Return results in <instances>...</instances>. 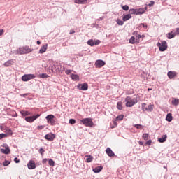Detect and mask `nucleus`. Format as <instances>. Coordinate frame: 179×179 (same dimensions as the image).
<instances>
[{"mask_svg":"<svg viewBox=\"0 0 179 179\" xmlns=\"http://www.w3.org/2000/svg\"><path fill=\"white\" fill-rule=\"evenodd\" d=\"M117 108H118L119 110H122V101L117 102Z\"/></svg>","mask_w":179,"mask_h":179,"instance_id":"obj_31","label":"nucleus"},{"mask_svg":"<svg viewBox=\"0 0 179 179\" xmlns=\"http://www.w3.org/2000/svg\"><path fill=\"white\" fill-rule=\"evenodd\" d=\"M162 45V43H160V42H158L157 43V46L159 47V48L160 49V46Z\"/></svg>","mask_w":179,"mask_h":179,"instance_id":"obj_56","label":"nucleus"},{"mask_svg":"<svg viewBox=\"0 0 179 179\" xmlns=\"http://www.w3.org/2000/svg\"><path fill=\"white\" fill-rule=\"evenodd\" d=\"M4 148H1V152L3 153L4 155H9L10 153V149L9 148V145L8 144H3L1 145Z\"/></svg>","mask_w":179,"mask_h":179,"instance_id":"obj_6","label":"nucleus"},{"mask_svg":"<svg viewBox=\"0 0 179 179\" xmlns=\"http://www.w3.org/2000/svg\"><path fill=\"white\" fill-rule=\"evenodd\" d=\"M166 120L169 122H171V121H173V116L171 115V113L167 114Z\"/></svg>","mask_w":179,"mask_h":179,"instance_id":"obj_26","label":"nucleus"},{"mask_svg":"<svg viewBox=\"0 0 179 179\" xmlns=\"http://www.w3.org/2000/svg\"><path fill=\"white\" fill-rule=\"evenodd\" d=\"M132 16L131 15V13L127 14L126 15L123 16L122 20L123 22H127V20H129Z\"/></svg>","mask_w":179,"mask_h":179,"instance_id":"obj_23","label":"nucleus"},{"mask_svg":"<svg viewBox=\"0 0 179 179\" xmlns=\"http://www.w3.org/2000/svg\"><path fill=\"white\" fill-rule=\"evenodd\" d=\"M48 163H49V166H51L52 167H54V166L55 164V162H54V160H52L51 159H49Z\"/></svg>","mask_w":179,"mask_h":179,"instance_id":"obj_34","label":"nucleus"},{"mask_svg":"<svg viewBox=\"0 0 179 179\" xmlns=\"http://www.w3.org/2000/svg\"><path fill=\"white\" fill-rule=\"evenodd\" d=\"M9 164H10V161L8 160L4 161L3 163V166H4L5 167H6V166H9Z\"/></svg>","mask_w":179,"mask_h":179,"instance_id":"obj_39","label":"nucleus"},{"mask_svg":"<svg viewBox=\"0 0 179 179\" xmlns=\"http://www.w3.org/2000/svg\"><path fill=\"white\" fill-rule=\"evenodd\" d=\"M51 72H55L53 69H51Z\"/></svg>","mask_w":179,"mask_h":179,"instance_id":"obj_62","label":"nucleus"},{"mask_svg":"<svg viewBox=\"0 0 179 179\" xmlns=\"http://www.w3.org/2000/svg\"><path fill=\"white\" fill-rule=\"evenodd\" d=\"M39 117H40V115L37 114L34 116L25 117V121H27V122H33L34 121H36L37 118H39Z\"/></svg>","mask_w":179,"mask_h":179,"instance_id":"obj_8","label":"nucleus"},{"mask_svg":"<svg viewBox=\"0 0 179 179\" xmlns=\"http://www.w3.org/2000/svg\"><path fill=\"white\" fill-rule=\"evenodd\" d=\"M124 120V115H120L116 117V121H122Z\"/></svg>","mask_w":179,"mask_h":179,"instance_id":"obj_32","label":"nucleus"},{"mask_svg":"<svg viewBox=\"0 0 179 179\" xmlns=\"http://www.w3.org/2000/svg\"><path fill=\"white\" fill-rule=\"evenodd\" d=\"M134 128H136L137 129H143V126L141 124H135Z\"/></svg>","mask_w":179,"mask_h":179,"instance_id":"obj_38","label":"nucleus"},{"mask_svg":"<svg viewBox=\"0 0 179 179\" xmlns=\"http://www.w3.org/2000/svg\"><path fill=\"white\" fill-rule=\"evenodd\" d=\"M167 139V135H163L162 138H158V142L160 143H163L166 142V140Z\"/></svg>","mask_w":179,"mask_h":179,"instance_id":"obj_21","label":"nucleus"},{"mask_svg":"<svg viewBox=\"0 0 179 179\" xmlns=\"http://www.w3.org/2000/svg\"><path fill=\"white\" fill-rule=\"evenodd\" d=\"M153 5H155V1H151V3H150V4H146V8H148V6H153Z\"/></svg>","mask_w":179,"mask_h":179,"instance_id":"obj_48","label":"nucleus"},{"mask_svg":"<svg viewBox=\"0 0 179 179\" xmlns=\"http://www.w3.org/2000/svg\"><path fill=\"white\" fill-rule=\"evenodd\" d=\"M55 66H57L55 72H62V71H64V67H62L61 64H56Z\"/></svg>","mask_w":179,"mask_h":179,"instance_id":"obj_19","label":"nucleus"},{"mask_svg":"<svg viewBox=\"0 0 179 179\" xmlns=\"http://www.w3.org/2000/svg\"><path fill=\"white\" fill-rule=\"evenodd\" d=\"M44 152H45L44 149H43V148L39 149V153H41V155H43Z\"/></svg>","mask_w":179,"mask_h":179,"instance_id":"obj_50","label":"nucleus"},{"mask_svg":"<svg viewBox=\"0 0 179 179\" xmlns=\"http://www.w3.org/2000/svg\"><path fill=\"white\" fill-rule=\"evenodd\" d=\"M69 124H71L72 125H73V124H76V120L75 119H70Z\"/></svg>","mask_w":179,"mask_h":179,"instance_id":"obj_42","label":"nucleus"},{"mask_svg":"<svg viewBox=\"0 0 179 179\" xmlns=\"http://www.w3.org/2000/svg\"><path fill=\"white\" fill-rule=\"evenodd\" d=\"M106 152L108 155V156H109L110 157H114V156H115V154L114 153V152H113V150L110 148H106Z\"/></svg>","mask_w":179,"mask_h":179,"instance_id":"obj_14","label":"nucleus"},{"mask_svg":"<svg viewBox=\"0 0 179 179\" xmlns=\"http://www.w3.org/2000/svg\"><path fill=\"white\" fill-rule=\"evenodd\" d=\"M129 43H130V44H135V43H136L135 36L131 37V38L129 39Z\"/></svg>","mask_w":179,"mask_h":179,"instance_id":"obj_33","label":"nucleus"},{"mask_svg":"<svg viewBox=\"0 0 179 179\" xmlns=\"http://www.w3.org/2000/svg\"><path fill=\"white\" fill-rule=\"evenodd\" d=\"M34 78H36L34 74H25L22 77V80H23V82H28V80L34 79Z\"/></svg>","mask_w":179,"mask_h":179,"instance_id":"obj_7","label":"nucleus"},{"mask_svg":"<svg viewBox=\"0 0 179 179\" xmlns=\"http://www.w3.org/2000/svg\"><path fill=\"white\" fill-rule=\"evenodd\" d=\"M87 44H88V45H90L91 47L94 46V41H93V39H90L87 42Z\"/></svg>","mask_w":179,"mask_h":179,"instance_id":"obj_30","label":"nucleus"},{"mask_svg":"<svg viewBox=\"0 0 179 179\" xmlns=\"http://www.w3.org/2000/svg\"><path fill=\"white\" fill-rule=\"evenodd\" d=\"M85 157H87V159H86L87 163H92V162H93V156H92L90 155H85Z\"/></svg>","mask_w":179,"mask_h":179,"instance_id":"obj_22","label":"nucleus"},{"mask_svg":"<svg viewBox=\"0 0 179 179\" xmlns=\"http://www.w3.org/2000/svg\"><path fill=\"white\" fill-rule=\"evenodd\" d=\"M14 162H15L16 163H20V160H19V159L17 157H15L14 159Z\"/></svg>","mask_w":179,"mask_h":179,"instance_id":"obj_52","label":"nucleus"},{"mask_svg":"<svg viewBox=\"0 0 179 179\" xmlns=\"http://www.w3.org/2000/svg\"><path fill=\"white\" fill-rule=\"evenodd\" d=\"M103 170V166H96V168L93 169L94 173H100Z\"/></svg>","mask_w":179,"mask_h":179,"instance_id":"obj_25","label":"nucleus"},{"mask_svg":"<svg viewBox=\"0 0 179 179\" xmlns=\"http://www.w3.org/2000/svg\"><path fill=\"white\" fill-rule=\"evenodd\" d=\"M172 104L173 106H178L179 104V99H174L172 100Z\"/></svg>","mask_w":179,"mask_h":179,"instance_id":"obj_29","label":"nucleus"},{"mask_svg":"<svg viewBox=\"0 0 179 179\" xmlns=\"http://www.w3.org/2000/svg\"><path fill=\"white\" fill-rule=\"evenodd\" d=\"M44 128H45V126L44 125H41L37 127V129H38V131H41V129H44Z\"/></svg>","mask_w":179,"mask_h":179,"instance_id":"obj_44","label":"nucleus"},{"mask_svg":"<svg viewBox=\"0 0 179 179\" xmlns=\"http://www.w3.org/2000/svg\"><path fill=\"white\" fill-rule=\"evenodd\" d=\"M138 143H139V145H141V146H143V142L139 141Z\"/></svg>","mask_w":179,"mask_h":179,"instance_id":"obj_59","label":"nucleus"},{"mask_svg":"<svg viewBox=\"0 0 179 179\" xmlns=\"http://www.w3.org/2000/svg\"><path fill=\"white\" fill-rule=\"evenodd\" d=\"M175 34L177 36V34H179V28L176 29V31L175 32Z\"/></svg>","mask_w":179,"mask_h":179,"instance_id":"obj_53","label":"nucleus"},{"mask_svg":"<svg viewBox=\"0 0 179 179\" xmlns=\"http://www.w3.org/2000/svg\"><path fill=\"white\" fill-rule=\"evenodd\" d=\"M145 145H148L150 146V145H152V140H149L145 143Z\"/></svg>","mask_w":179,"mask_h":179,"instance_id":"obj_51","label":"nucleus"},{"mask_svg":"<svg viewBox=\"0 0 179 179\" xmlns=\"http://www.w3.org/2000/svg\"><path fill=\"white\" fill-rule=\"evenodd\" d=\"M122 9H123V10H129V7L127 5L125 6H122Z\"/></svg>","mask_w":179,"mask_h":179,"instance_id":"obj_43","label":"nucleus"},{"mask_svg":"<svg viewBox=\"0 0 179 179\" xmlns=\"http://www.w3.org/2000/svg\"><path fill=\"white\" fill-rule=\"evenodd\" d=\"M141 26H143V27H148V25H145V24H141Z\"/></svg>","mask_w":179,"mask_h":179,"instance_id":"obj_60","label":"nucleus"},{"mask_svg":"<svg viewBox=\"0 0 179 179\" xmlns=\"http://www.w3.org/2000/svg\"><path fill=\"white\" fill-rule=\"evenodd\" d=\"M8 137V134H0V139H3V138H7Z\"/></svg>","mask_w":179,"mask_h":179,"instance_id":"obj_41","label":"nucleus"},{"mask_svg":"<svg viewBox=\"0 0 179 179\" xmlns=\"http://www.w3.org/2000/svg\"><path fill=\"white\" fill-rule=\"evenodd\" d=\"M133 34L134 35V36H136V37L137 38H141V35H139V34H138V32H136V31H135V32H134L133 33Z\"/></svg>","mask_w":179,"mask_h":179,"instance_id":"obj_45","label":"nucleus"},{"mask_svg":"<svg viewBox=\"0 0 179 179\" xmlns=\"http://www.w3.org/2000/svg\"><path fill=\"white\" fill-rule=\"evenodd\" d=\"M33 51V49L29 46H24L19 48L17 49V52H19L21 55H23L24 54H30Z\"/></svg>","mask_w":179,"mask_h":179,"instance_id":"obj_2","label":"nucleus"},{"mask_svg":"<svg viewBox=\"0 0 179 179\" xmlns=\"http://www.w3.org/2000/svg\"><path fill=\"white\" fill-rule=\"evenodd\" d=\"M48 48V44L43 45L41 48L39 50V54H44L45 51H47V48Z\"/></svg>","mask_w":179,"mask_h":179,"instance_id":"obj_15","label":"nucleus"},{"mask_svg":"<svg viewBox=\"0 0 179 179\" xmlns=\"http://www.w3.org/2000/svg\"><path fill=\"white\" fill-rule=\"evenodd\" d=\"M71 78L73 80H79V76L76 74H71Z\"/></svg>","mask_w":179,"mask_h":179,"instance_id":"obj_28","label":"nucleus"},{"mask_svg":"<svg viewBox=\"0 0 179 179\" xmlns=\"http://www.w3.org/2000/svg\"><path fill=\"white\" fill-rule=\"evenodd\" d=\"M126 101V107H134L135 104L138 103V99L136 98H131L130 96H127L125 99Z\"/></svg>","mask_w":179,"mask_h":179,"instance_id":"obj_1","label":"nucleus"},{"mask_svg":"<svg viewBox=\"0 0 179 179\" xmlns=\"http://www.w3.org/2000/svg\"><path fill=\"white\" fill-rule=\"evenodd\" d=\"M15 64V61L13 59H10L7 62H6L3 65L6 67L8 66H12Z\"/></svg>","mask_w":179,"mask_h":179,"instance_id":"obj_18","label":"nucleus"},{"mask_svg":"<svg viewBox=\"0 0 179 179\" xmlns=\"http://www.w3.org/2000/svg\"><path fill=\"white\" fill-rule=\"evenodd\" d=\"M69 34H75V30H73V29L70 30Z\"/></svg>","mask_w":179,"mask_h":179,"instance_id":"obj_54","label":"nucleus"},{"mask_svg":"<svg viewBox=\"0 0 179 179\" xmlns=\"http://www.w3.org/2000/svg\"><path fill=\"white\" fill-rule=\"evenodd\" d=\"M101 41L100 40H96L95 42H94V45H99Z\"/></svg>","mask_w":179,"mask_h":179,"instance_id":"obj_46","label":"nucleus"},{"mask_svg":"<svg viewBox=\"0 0 179 179\" xmlns=\"http://www.w3.org/2000/svg\"><path fill=\"white\" fill-rule=\"evenodd\" d=\"M176 34L175 32H169L167 34V38H169V40H171V38H174V37H176Z\"/></svg>","mask_w":179,"mask_h":179,"instance_id":"obj_20","label":"nucleus"},{"mask_svg":"<svg viewBox=\"0 0 179 179\" xmlns=\"http://www.w3.org/2000/svg\"><path fill=\"white\" fill-rule=\"evenodd\" d=\"M78 1H86V0H78Z\"/></svg>","mask_w":179,"mask_h":179,"instance_id":"obj_63","label":"nucleus"},{"mask_svg":"<svg viewBox=\"0 0 179 179\" xmlns=\"http://www.w3.org/2000/svg\"><path fill=\"white\" fill-rule=\"evenodd\" d=\"M65 73L66 75H69V74L72 73V70H66Z\"/></svg>","mask_w":179,"mask_h":179,"instance_id":"obj_49","label":"nucleus"},{"mask_svg":"<svg viewBox=\"0 0 179 179\" xmlns=\"http://www.w3.org/2000/svg\"><path fill=\"white\" fill-rule=\"evenodd\" d=\"M36 44L40 45L41 44V42H40V41H37Z\"/></svg>","mask_w":179,"mask_h":179,"instance_id":"obj_61","label":"nucleus"},{"mask_svg":"<svg viewBox=\"0 0 179 179\" xmlns=\"http://www.w3.org/2000/svg\"><path fill=\"white\" fill-rule=\"evenodd\" d=\"M20 113L23 117H27V115H30V112L27 110H21Z\"/></svg>","mask_w":179,"mask_h":179,"instance_id":"obj_27","label":"nucleus"},{"mask_svg":"<svg viewBox=\"0 0 179 179\" xmlns=\"http://www.w3.org/2000/svg\"><path fill=\"white\" fill-rule=\"evenodd\" d=\"M42 163H43V164L47 163V159H43Z\"/></svg>","mask_w":179,"mask_h":179,"instance_id":"obj_58","label":"nucleus"},{"mask_svg":"<svg viewBox=\"0 0 179 179\" xmlns=\"http://www.w3.org/2000/svg\"><path fill=\"white\" fill-rule=\"evenodd\" d=\"M3 33H4L3 29H1L0 30V36H2V34H3Z\"/></svg>","mask_w":179,"mask_h":179,"instance_id":"obj_55","label":"nucleus"},{"mask_svg":"<svg viewBox=\"0 0 179 179\" xmlns=\"http://www.w3.org/2000/svg\"><path fill=\"white\" fill-rule=\"evenodd\" d=\"M77 87L79 90H87L89 89V85L87 83L78 84Z\"/></svg>","mask_w":179,"mask_h":179,"instance_id":"obj_11","label":"nucleus"},{"mask_svg":"<svg viewBox=\"0 0 179 179\" xmlns=\"http://www.w3.org/2000/svg\"><path fill=\"white\" fill-rule=\"evenodd\" d=\"M146 10H148V7L146 6L143 8H138L137 9V13L138 15H143Z\"/></svg>","mask_w":179,"mask_h":179,"instance_id":"obj_17","label":"nucleus"},{"mask_svg":"<svg viewBox=\"0 0 179 179\" xmlns=\"http://www.w3.org/2000/svg\"><path fill=\"white\" fill-rule=\"evenodd\" d=\"M167 50V42L166 41H161V45L159 46V51H166Z\"/></svg>","mask_w":179,"mask_h":179,"instance_id":"obj_9","label":"nucleus"},{"mask_svg":"<svg viewBox=\"0 0 179 179\" xmlns=\"http://www.w3.org/2000/svg\"><path fill=\"white\" fill-rule=\"evenodd\" d=\"M106 65V62L103 60H96L95 62L96 68H103Z\"/></svg>","mask_w":179,"mask_h":179,"instance_id":"obj_10","label":"nucleus"},{"mask_svg":"<svg viewBox=\"0 0 179 179\" xmlns=\"http://www.w3.org/2000/svg\"><path fill=\"white\" fill-rule=\"evenodd\" d=\"M129 13H130V15H138V9L131 8L129 10Z\"/></svg>","mask_w":179,"mask_h":179,"instance_id":"obj_24","label":"nucleus"},{"mask_svg":"<svg viewBox=\"0 0 179 179\" xmlns=\"http://www.w3.org/2000/svg\"><path fill=\"white\" fill-rule=\"evenodd\" d=\"M55 116H54V115H49L48 116H46V120H47V122L48 124H50L52 126H54L56 124L55 123Z\"/></svg>","mask_w":179,"mask_h":179,"instance_id":"obj_5","label":"nucleus"},{"mask_svg":"<svg viewBox=\"0 0 179 179\" xmlns=\"http://www.w3.org/2000/svg\"><path fill=\"white\" fill-rule=\"evenodd\" d=\"M27 167L29 170H34V169H36V162L33 160H30L27 164Z\"/></svg>","mask_w":179,"mask_h":179,"instance_id":"obj_13","label":"nucleus"},{"mask_svg":"<svg viewBox=\"0 0 179 179\" xmlns=\"http://www.w3.org/2000/svg\"><path fill=\"white\" fill-rule=\"evenodd\" d=\"M40 78L45 79V78H50V76L47 75L46 73H42L40 75Z\"/></svg>","mask_w":179,"mask_h":179,"instance_id":"obj_36","label":"nucleus"},{"mask_svg":"<svg viewBox=\"0 0 179 179\" xmlns=\"http://www.w3.org/2000/svg\"><path fill=\"white\" fill-rule=\"evenodd\" d=\"M143 138L144 141H148L149 139V134H143Z\"/></svg>","mask_w":179,"mask_h":179,"instance_id":"obj_35","label":"nucleus"},{"mask_svg":"<svg viewBox=\"0 0 179 179\" xmlns=\"http://www.w3.org/2000/svg\"><path fill=\"white\" fill-rule=\"evenodd\" d=\"M117 24L119 25V26H122L123 24H124V22H122L121 20H120V19H117Z\"/></svg>","mask_w":179,"mask_h":179,"instance_id":"obj_40","label":"nucleus"},{"mask_svg":"<svg viewBox=\"0 0 179 179\" xmlns=\"http://www.w3.org/2000/svg\"><path fill=\"white\" fill-rule=\"evenodd\" d=\"M45 139H46V141H52L54 139H55V134L49 133L45 136Z\"/></svg>","mask_w":179,"mask_h":179,"instance_id":"obj_12","label":"nucleus"},{"mask_svg":"<svg viewBox=\"0 0 179 179\" xmlns=\"http://www.w3.org/2000/svg\"><path fill=\"white\" fill-rule=\"evenodd\" d=\"M167 75L170 79H173L177 76V73L176 71H169Z\"/></svg>","mask_w":179,"mask_h":179,"instance_id":"obj_16","label":"nucleus"},{"mask_svg":"<svg viewBox=\"0 0 179 179\" xmlns=\"http://www.w3.org/2000/svg\"><path fill=\"white\" fill-rule=\"evenodd\" d=\"M81 122L85 125V127H93L94 123L92 118H84L81 120Z\"/></svg>","mask_w":179,"mask_h":179,"instance_id":"obj_4","label":"nucleus"},{"mask_svg":"<svg viewBox=\"0 0 179 179\" xmlns=\"http://www.w3.org/2000/svg\"><path fill=\"white\" fill-rule=\"evenodd\" d=\"M6 132L8 135H13V132L12 131V130L10 129L9 128L6 129Z\"/></svg>","mask_w":179,"mask_h":179,"instance_id":"obj_37","label":"nucleus"},{"mask_svg":"<svg viewBox=\"0 0 179 179\" xmlns=\"http://www.w3.org/2000/svg\"><path fill=\"white\" fill-rule=\"evenodd\" d=\"M76 3H83V1H76Z\"/></svg>","mask_w":179,"mask_h":179,"instance_id":"obj_57","label":"nucleus"},{"mask_svg":"<svg viewBox=\"0 0 179 179\" xmlns=\"http://www.w3.org/2000/svg\"><path fill=\"white\" fill-rule=\"evenodd\" d=\"M8 128L6 127H1V131H3V132H6V129H8Z\"/></svg>","mask_w":179,"mask_h":179,"instance_id":"obj_47","label":"nucleus"},{"mask_svg":"<svg viewBox=\"0 0 179 179\" xmlns=\"http://www.w3.org/2000/svg\"><path fill=\"white\" fill-rule=\"evenodd\" d=\"M154 106L152 104L148 105L146 106V103H141V110L142 111H148L152 113L153 111Z\"/></svg>","mask_w":179,"mask_h":179,"instance_id":"obj_3","label":"nucleus"}]
</instances>
